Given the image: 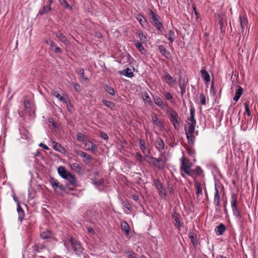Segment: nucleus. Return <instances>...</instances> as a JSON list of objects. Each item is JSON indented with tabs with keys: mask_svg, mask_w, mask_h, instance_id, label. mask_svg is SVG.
Wrapping results in <instances>:
<instances>
[{
	"mask_svg": "<svg viewBox=\"0 0 258 258\" xmlns=\"http://www.w3.org/2000/svg\"><path fill=\"white\" fill-rule=\"evenodd\" d=\"M58 173L63 178L67 180L70 184L75 186L77 183V180L75 177L67 171L63 166H59L58 168Z\"/></svg>",
	"mask_w": 258,
	"mask_h": 258,
	"instance_id": "obj_1",
	"label": "nucleus"
},
{
	"mask_svg": "<svg viewBox=\"0 0 258 258\" xmlns=\"http://www.w3.org/2000/svg\"><path fill=\"white\" fill-rule=\"evenodd\" d=\"M181 162L180 171L182 176L183 177L184 176L183 173L189 176H191L194 172V170L191 169L192 163H190L187 159L184 157L181 159Z\"/></svg>",
	"mask_w": 258,
	"mask_h": 258,
	"instance_id": "obj_2",
	"label": "nucleus"
},
{
	"mask_svg": "<svg viewBox=\"0 0 258 258\" xmlns=\"http://www.w3.org/2000/svg\"><path fill=\"white\" fill-rule=\"evenodd\" d=\"M188 126L187 127H185V130L187 139L189 140L190 136L194 133L195 131V127L196 125V121L193 122H188Z\"/></svg>",
	"mask_w": 258,
	"mask_h": 258,
	"instance_id": "obj_3",
	"label": "nucleus"
},
{
	"mask_svg": "<svg viewBox=\"0 0 258 258\" xmlns=\"http://www.w3.org/2000/svg\"><path fill=\"white\" fill-rule=\"evenodd\" d=\"M150 16L151 18L152 19V23L154 24L155 26L160 30V28L162 26V25L161 23L159 21L158 17L151 10L150 11Z\"/></svg>",
	"mask_w": 258,
	"mask_h": 258,
	"instance_id": "obj_4",
	"label": "nucleus"
},
{
	"mask_svg": "<svg viewBox=\"0 0 258 258\" xmlns=\"http://www.w3.org/2000/svg\"><path fill=\"white\" fill-rule=\"evenodd\" d=\"M70 242L71 243L72 246L73 247L74 249L76 252H81L82 250V247L81 245L73 237L70 239Z\"/></svg>",
	"mask_w": 258,
	"mask_h": 258,
	"instance_id": "obj_5",
	"label": "nucleus"
},
{
	"mask_svg": "<svg viewBox=\"0 0 258 258\" xmlns=\"http://www.w3.org/2000/svg\"><path fill=\"white\" fill-rule=\"evenodd\" d=\"M155 185H156L157 188L158 190L159 194L161 196L165 197V196L166 195V190L164 188V187L163 186L161 183L159 181L156 180L155 181Z\"/></svg>",
	"mask_w": 258,
	"mask_h": 258,
	"instance_id": "obj_6",
	"label": "nucleus"
},
{
	"mask_svg": "<svg viewBox=\"0 0 258 258\" xmlns=\"http://www.w3.org/2000/svg\"><path fill=\"white\" fill-rule=\"evenodd\" d=\"M157 162L158 164L157 168L159 169H163L166 165V161L167 160L165 157L161 156L158 158H156Z\"/></svg>",
	"mask_w": 258,
	"mask_h": 258,
	"instance_id": "obj_7",
	"label": "nucleus"
},
{
	"mask_svg": "<svg viewBox=\"0 0 258 258\" xmlns=\"http://www.w3.org/2000/svg\"><path fill=\"white\" fill-rule=\"evenodd\" d=\"M84 144L86 147V150L93 152L97 150V146L88 140H87V141H86Z\"/></svg>",
	"mask_w": 258,
	"mask_h": 258,
	"instance_id": "obj_8",
	"label": "nucleus"
},
{
	"mask_svg": "<svg viewBox=\"0 0 258 258\" xmlns=\"http://www.w3.org/2000/svg\"><path fill=\"white\" fill-rule=\"evenodd\" d=\"M231 207L232 208L234 214L237 216H239L240 215V213L238 210L236 206V200L234 196L232 197Z\"/></svg>",
	"mask_w": 258,
	"mask_h": 258,
	"instance_id": "obj_9",
	"label": "nucleus"
},
{
	"mask_svg": "<svg viewBox=\"0 0 258 258\" xmlns=\"http://www.w3.org/2000/svg\"><path fill=\"white\" fill-rule=\"evenodd\" d=\"M171 121L175 126V127H177L179 125V121L178 120V115L177 113L172 111L170 113Z\"/></svg>",
	"mask_w": 258,
	"mask_h": 258,
	"instance_id": "obj_10",
	"label": "nucleus"
},
{
	"mask_svg": "<svg viewBox=\"0 0 258 258\" xmlns=\"http://www.w3.org/2000/svg\"><path fill=\"white\" fill-rule=\"evenodd\" d=\"M52 147L54 150L60 153H63L65 151L63 147H62L60 144L55 142H53L52 143Z\"/></svg>",
	"mask_w": 258,
	"mask_h": 258,
	"instance_id": "obj_11",
	"label": "nucleus"
},
{
	"mask_svg": "<svg viewBox=\"0 0 258 258\" xmlns=\"http://www.w3.org/2000/svg\"><path fill=\"white\" fill-rule=\"evenodd\" d=\"M78 155L84 158V162H89L92 159L91 155L82 151H78Z\"/></svg>",
	"mask_w": 258,
	"mask_h": 258,
	"instance_id": "obj_12",
	"label": "nucleus"
},
{
	"mask_svg": "<svg viewBox=\"0 0 258 258\" xmlns=\"http://www.w3.org/2000/svg\"><path fill=\"white\" fill-rule=\"evenodd\" d=\"M120 75L125 76L127 77H132L133 76V73L132 72L131 69L128 68H126L125 69L120 71L119 72Z\"/></svg>",
	"mask_w": 258,
	"mask_h": 258,
	"instance_id": "obj_13",
	"label": "nucleus"
},
{
	"mask_svg": "<svg viewBox=\"0 0 258 258\" xmlns=\"http://www.w3.org/2000/svg\"><path fill=\"white\" fill-rule=\"evenodd\" d=\"M145 160L149 163L153 164L154 166L157 168L158 164L156 158H154L153 157L146 156L145 158Z\"/></svg>",
	"mask_w": 258,
	"mask_h": 258,
	"instance_id": "obj_14",
	"label": "nucleus"
},
{
	"mask_svg": "<svg viewBox=\"0 0 258 258\" xmlns=\"http://www.w3.org/2000/svg\"><path fill=\"white\" fill-rule=\"evenodd\" d=\"M164 77L167 81V82L169 85H172L175 82V80L168 73L166 72L164 73Z\"/></svg>",
	"mask_w": 258,
	"mask_h": 258,
	"instance_id": "obj_15",
	"label": "nucleus"
},
{
	"mask_svg": "<svg viewBox=\"0 0 258 258\" xmlns=\"http://www.w3.org/2000/svg\"><path fill=\"white\" fill-rule=\"evenodd\" d=\"M71 168L72 169L75 170V171H76L77 172H78L80 174H82L83 173V171L82 168L79 165V164L77 163H75L72 164L71 165Z\"/></svg>",
	"mask_w": 258,
	"mask_h": 258,
	"instance_id": "obj_16",
	"label": "nucleus"
},
{
	"mask_svg": "<svg viewBox=\"0 0 258 258\" xmlns=\"http://www.w3.org/2000/svg\"><path fill=\"white\" fill-rule=\"evenodd\" d=\"M159 50L160 52L162 53V54L168 58L169 56L170 52L168 51L163 46L159 45L158 47Z\"/></svg>",
	"mask_w": 258,
	"mask_h": 258,
	"instance_id": "obj_17",
	"label": "nucleus"
},
{
	"mask_svg": "<svg viewBox=\"0 0 258 258\" xmlns=\"http://www.w3.org/2000/svg\"><path fill=\"white\" fill-rule=\"evenodd\" d=\"M165 37L171 43H172L175 39V33L173 31L169 30L166 34Z\"/></svg>",
	"mask_w": 258,
	"mask_h": 258,
	"instance_id": "obj_18",
	"label": "nucleus"
},
{
	"mask_svg": "<svg viewBox=\"0 0 258 258\" xmlns=\"http://www.w3.org/2000/svg\"><path fill=\"white\" fill-rule=\"evenodd\" d=\"M52 236L51 232L49 230H46L40 234V237L43 239L50 238Z\"/></svg>",
	"mask_w": 258,
	"mask_h": 258,
	"instance_id": "obj_19",
	"label": "nucleus"
},
{
	"mask_svg": "<svg viewBox=\"0 0 258 258\" xmlns=\"http://www.w3.org/2000/svg\"><path fill=\"white\" fill-rule=\"evenodd\" d=\"M121 229L125 231V234L126 235H128L129 234L130 227L127 222L125 221L122 222L121 223Z\"/></svg>",
	"mask_w": 258,
	"mask_h": 258,
	"instance_id": "obj_20",
	"label": "nucleus"
},
{
	"mask_svg": "<svg viewBox=\"0 0 258 258\" xmlns=\"http://www.w3.org/2000/svg\"><path fill=\"white\" fill-rule=\"evenodd\" d=\"M152 120L153 123L158 127H160L162 126V123L155 114L152 115Z\"/></svg>",
	"mask_w": 258,
	"mask_h": 258,
	"instance_id": "obj_21",
	"label": "nucleus"
},
{
	"mask_svg": "<svg viewBox=\"0 0 258 258\" xmlns=\"http://www.w3.org/2000/svg\"><path fill=\"white\" fill-rule=\"evenodd\" d=\"M53 188L56 190L57 187H58L61 190H63L64 188L62 184H59V182L57 180H54L51 182Z\"/></svg>",
	"mask_w": 258,
	"mask_h": 258,
	"instance_id": "obj_22",
	"label": "nucleus"
},
{
	"mask_svg": "<svg viewBox=\"0 0 258 258\" xmlns=\"http://www.w3.org/2000/svg\"><path fill=\"white\" fill-rule=\"evenodd\" d=\"M50 6L51 5H49V4L48 3V4H47L46 6H44L43 7V9L41 11H39V14L40 15H42L50 11L51 10Z\"/></svg>",
	"mask_w": 258,
	"mask_h": 258,
	"instance_id": "obj_23",
	"label": "nucleus"
},
{
	"mask_svg": "<svg viewBox=\"0 0 258 258\" xmlns=\"http://www.w3.org/2000/svg\"><path fill=\"white\" fill-rule=\"evenodd\" d=\"M242 95V88L240 86H238V89L235 93V95L233 98L234 101H237Z\"/></svg>",
	"mask_w": 258,
	"mask_h": 258,
	"instance_id": "obj_24",
	"label": "nucleus"
},
{
	"mask_svg": "<svg viewBox=\"0 0 258 258\" xmlns=\"http://www.w3.org/2000/svg\"><path fill=\"white\" fill-rule=\"evenodd\" d=\"M202 77L204 79L206 82H209L210 80V75L205 70L201 71Z\"/></svg>",
	"mask_w": 258,
	"mask_h": 258,
	"instance_id": "obj_25",
	"label": "nucleus"
},
{
	"mask_svg": "<svg viewBox=\"0 0 258 258\" xmlns=\"http://www.w3.org/2000/svg\"><path fill=\"white\" fill-rule=\"evenodd\" d=\"M195 186L197 189V195L199 196L202 195V189L201 188V184L198 181L195 180Z\"/></svg>",
	"mask_w": 258,
	"mask_h": 258,
	"instance_id": "obj_26",
	"label": "nucleus"
},
{
	"mask_svg": "<svg viewBox=\"0 0 258 258\" xmlns=\"http://www.w3.org/2000/svg\"><path fill=\"white\" fill-rule=\"evenodd\" d=\"M77 139L78 141H82L84 143L86 141H87L88 138L85 135L81 133H78L77 134Z\"/></svg>",
	"mask_w": 258,
	"mask_h": 258,
	"instance_id": "obj_27",
	"label": "nucleus"
},
{
	"mask_svg": "<svg viewBox=\"0 0 258 258\" xmlns=\"http://www.w3.org/2000/svg\"><path fill=\"white\" fill-rule=\"evenodd\" d=\"M142 98L146 103L151 105L152 102L147 92H144L142 94Z\"/></svg>",
	"mask_w": 258,
	"mask_h": 258,
	"instance_id": "obj_28",
	"label": "nucleus"
},
{
	"mask_svg": "<svg viewBox=\"0 0 258 258\" xmlns=\"http://www.w3.org/2000/svg\"><path fill=\"white\" fill-rule=\"evenodd\" d=\"M17 212L19 214V219L22 221L24 217V212L19 205H18Z\"/></svg>",
	"mask_w": 258,
	"mask_h": 258,
	"instance_id": "obj_29",
	"label": "nucleus"
},
{
	"mask_svg": "<svg viewBox=\"0 0 258 258\" xmlns=\"http://www.w3.org/2000/svg\"><path fill=\"white\" fill-rule=\"evenodd\" d=\"M249 103H250V102L248 101H246L244 103V108L245 109V112L244 113V114L247 115L248 116H250V115H251V113H250V111L249 110Z\"/></svg>",
	"mask_w": 258,
	"mask_h": 258,
	"instance_id": "obj_30",
	"label": "nucleus"
},
{
	"mask_svg": "<svg viewBox=\"0 0 258 258\" xmlns=\"http://www.w3.org/2000/svg\"><path fill=\"white\" fill-rule=\"evenodd\" d=\"M135 45L136 48H138L142 54L145 53V48L141 43H140L139 42H136Z\"/></svg>",
	"mask_w": 258,
	"mask_h": 258,
	"instance_id": "obj_31",
	"label": "nucleus"
},
{
	"mask_svg": "<svg viewBox=\"0 0 258 258\" xmlns=\"http://www.w3.org/2000/svg\"><path fill=\"white\" fill-rule=\"evenodd\" d=\"M103 103L105 106H106L107 107H108V108H109L111 109H114V108L115 107V104L112 102L104 100L103 101Z\"/></svg>",
	"mask_w": 258,
	"mask_h": 258,
	"instance_id": "obj_32",
	"label": "nucleus"
},
{
	"mask_svg": "<svg viewBox=\"0 0 258 258\" xmlns=\"http://www.w3.org/2000/svg\"><path fill=\"white\" fill-rule=\"evenodd\" d=\"M51 93L54 96L56 97L59 101L64 102L66 103H67V101L64 100L63 97L61 96V95L58 93V92L56 91H52Z\"/></svg>",
	"mask_w": 258,
	"mask_h": 258,
	"instance_id": "obj_33",
	"label": "nucleus"
},
{
	"mask_svg": "<svg viewBox=\"0 0 258 258\" xmlns=\"http://www.w3.org/2000/svg\"><path fill=\"white\" fill-rule=\"evenodd\" d=\"M217 232L219 233V235L223 234V232L226 229L225 226L223 224H220L217 227Z\"/></svg>",
	"mask_w": 258,
	"mask_h": 258,
	"instance_id": "obj_34",
	"label": "nucleus"
},
{
	"mask_svg": "<svg viewBox=\"0 0 258 258\" xmlns=\"http://www.w3.org/2000/svg\"><path fill=\"white\" fill-rule=\"evenodd\" d=\"M189 237L193 245L196 246L197 245V241L196 239V235L193 233L190 232L189 234Z\"/></svg>",
	"mask_w": 258,
	"mask_h": 258,
	"instance_id": "obj_35",
	"label": "nucleus"
},
{
	"mask_svg": "<svg viewBox=\"0 0 258 258\" xmlns=\"http://www.w3.org/2000/svg\"><path fill=\"white\" fill-rule=\"evenodd\" d=\"M157 148L158 149V150H160L164 149V144L163 143V141L161 139H158L157 140Z\"/></svg>",
	"mask_w": 258,
	"mask_h": 258,
	"instance_id": "obj_36",
	"label": "nucleus"
},
{
	"mask_svg": "<svg viewBox=\"0 0 258 258\" xmlns=\"http://www.w3.org/2000/svg\"><path fill=\"white\" fill-rule=\"evenodd\" d=\"M60 40L64 43L67 46L70 45V43L68 40L67 37L63 35L61 37L59 38Z\"/></svg>",
	"mask_w": 258,
	"mask_h": 258,
	"instance_id": "obj_37",
	"label": "nucleus"
},
{
	"mask_svg": "<svg viewBox=\"0 0 258 258\" xmlns=\"http://www.w3.org/2000/svg\"><path fill=\"white\" fill-rule=\"evenodd\" d=\"M24 103L25 105V109L26 111L30 112V102L28 99H25L24 100Z\"/></svg>",
	"mask_w": 258,
	"mask_h": 258,
	"instance_id": "obj_38",
	"label": "nucleus"
},
{
	"mask_svg": "<svg viewBox=\"0 0 258 258\" xmlns=\"http://www.w3.org/2000/svg\"><path fill=\"white\" fill-rule=\"evenodd\" d=\"M155 103L160 107H163L164 106V104L162 100L159 97L156 98L155 99Z\"/></svg>",
	"mask_w": 258,
	"mask_h": 258,
	"instance_id": "obj_39",
	"label": "nucleus"
},
{
	"mask_svg": "<svg viewBox=\"0 0 258 258\" xmlns=\"http://www.w3.org/2000/svg\"><path fill=\"white\" fill-rule=\"evenodd\" d=\"M137 19L139 21L142 25H144V23L146 22V19L142 15H138Z\"/></svg>",
	"mask_w": 258,
	"mask_h": 258,
	"instance_id": "obj_40",
	"label": "nucleus"
},
{
	"mask_svg": "<svg viewBox=\"0 0 258 258\" xmlns=\"http://www.w3.org/2000/svg\"><path fill=\"white\" fill-rule=\"evenodd\" d=\"M139 37L140 40L143 42L145 43L146 41L147 38L145 35L143 34L142 32H140L139 33Z\"/></svg>",
	"mask_w": 258,
	"mask_h": 258,
	"instance_id": "obj_41",
	"label": "nucleus"
},
{
	"mask_svg": "<svg viewBox=\"0 0 258 258\" xmlns=\"http://www.w3.org/2000/svg\"><path fill=\"white\" fill-rule=\"evenodd\" d=\"M60 4L65 8H69L70 9H71V7H70L68 4V3L65 0H58Z\"/></svg>",
	"mask_w": 258,
	"mask_h": 258,
	"instance_id": "obj_42",
	"label": "nucleus"
},
{
	"mask_svg": "<svg viewBox=\"0 0 258 258\" xmlns=\"http://www.w3.org/2000/svg\"><path fill=\"white\" fill-rule=\"evenodd\" d=\"M106 91L111 95H114L115 94L114 89L110 86H106Z\"/></svg>",
	"mask_w": 258,
	"mask_h": 258,
	"instance_id": "obj_43",
	"label": "nucleus"
},
{
	"mask_svg": "<svg viewBox=\"0 0 258 258\" xmlns=\"http://www.w3.org/2000/svg\"><path fill=\"white\" fill-rule=\"evenodd\" d=\"M125 253L127 254L128 258H138L136 256V254L132 251H127Z\"/></svg>",
	"mask_w": 258,
	"mask_h": 258,
	"instance_id": "obj_44",
	"label": "nucleus"
},
{
	"mask_svg": "<svg viewBox=\"0 0 258 258\" xmlns=\"http://www.w3.org/2000/svg\"><path fill=\"white\" fill-rule=\"evenodd\" d=\"M179 85L180 89H183V88H186V85L185 84V81L184 79H180L179 81Z\"/></svg>",
	"mask_w": 258,
	"mask_h": 258,
	"instance_id": "obj_45",
	"label": "nucleus"
},
{
	"mask_svg": "<svg viewBox=\"0 0 258 258\" xmlns=\"http://www.w3.org/2000/svg\"><path fill=\"white\" fill-rule=\"evenodd\" d=\"M216 194H215V202L216 203L217 205H219L220 203V197H219V195L218 190H217V189H216Z\"/></svg>",
	"mask_w": 258,
	"mask_h": 258,
	"instance_id": "obj_46",
	"label": "nucleus"
},
{
	"mask_svg": "<svg viewBox=\"0 0 258 258\" xmlns=\"http://www.w3.org/2000/svg\"><path fill=\"white\" fill-rule=\"evenodd\" d=\"M78 73L81 76V78L83 80H84L85 81L88 80V78L84 76V73L83 69H80L79 71H78Z\"/></svg>",
	"mask_w": 258,
	"mask_h": 258,
	"instance_id": "obj_47",
	"label": "nucleus"
},
{
	"mask_svg": "<svg viewBox=\"0 0 258 258\" xmlns=\"http://www.w3.org/2000/svg\"><path fill=\"white\" fill-rule=\"evenodd\" d=\"M46 43L50 45L52 49L56 46L55 43L52 40H48L46 41Z\"/></svg>",
	"mask_w": 258,
	"mask_h": 258,
	"instance_id": "obj_48",
	"label": "nucleus"
},
{
	"mask_svg": "<svg viewBox=\"0 0 258 258\" xmlns=\"http://www.w3.org/2000/svg\"><path fill=\"white\" fill-rule=\"evenodd\" d=\"M164 96L167 100H171L172 99V95L169 92H165L164 94Z\"/></svg>",
	"mask_w": 258,
	"mask_h": 258,
	"instance_id": "obj_49",
	"label": "nucleus"
},
{
	"mask_svg": "<svg viewBox=\"0 0 258 258\" xmlns=\"http://www.w3.org/2000/svg\"><path fill=\"white\" fill-rule=\"evenodd\" d=\"M194 170V172H196L197 174L198 175H200V174L202 173V170L201 169V168L198 166Z\"/></svg>",
	"mask_w": 258,
	"mask_h": 258,
	"instance_id": "obj_50",
	"label": "nucleus"
},
{
	"mask_svg": "<svg viewBox=\"0 0 258 258\" xmlns=\"http://www.w3.org/2000/svg\"><path fill=\"white\" fill-rule=\"evenodd\" d=\"M87 231L88 234H89L90 235H93L95 233V231L92 227H87Z\"/></svg>",
	"mask_w": 258,
	"mask_h": 258,
	"instance_id": "obj_51",
	"label": "nucleus"
},
{
	"mask_svg": "<svg viewBox=\"0 0 258 258\" xmlns=\"http://www.w3.org/2000/svg\"><path fill=\"white\" fill-rule=\"evenodd\" d=\"M140 148H141V150L143 151V152H144L145 150L146 149L145 142L141 141L140 142Z\"/></svg>",
	"mask_w": 258,
	"mask_h": 258,
	"instance_id": "obj_52",
	"label": "nucleus"
},
{
	"mask_svg": "<svg viewBox=\"0 0 258 258\" xmlns=\"http://www.w3.org/2000/svg\"><path fill=\"white\" fill-rule=\"evenodd\" d=\"M201 102L203 105L206 104V97L203 94H201Z\"/></svg>",
	"mask_w": 258,
	"mask_h": 258,
	"instance_id": "obj_53",
	"label": "nucleus"
},
{
	"mask_svg": "<svg viewBox=\"0 0 258 258\" xmlns=\"http://www.w3.org/2000/svg\"><path fill=\"white\" fill-rule=\"evenodd\" d=\"M243 27H244V25H247L248 23V21L247 20L246 17H245V15L243 14Z\"/></svg>",
	"mask_w": 258,
	"mask_h": 258,
	"instance_id": "obj_54",
	"label": "nucleus"
},
{
	"mask_svg": "<svg viewBox=\"0 0 258 258\" xmlns=\"http://www.w3.org/2000/svg\"><path fill=\"white\" fill-rule=\"evenodd\" d=\"M54 48V51L55 53H61V50L60 48V47H57V46H56Z\"/></svg>",
	"mask_w": 258,
	"mask_h": 258,
	"instance_id": "obj_55",
	"label": "nucleus"
},
{
	"mask_svg": "<svg viewBox=\"0 0 258 258\" xmlns=\"http://www.w3.org/2000/svg\"><path fill=\"white\" fill-rule=\"evenodd\" d=\"M73 86L75 89V90L76 91H79V89H80V85L76 84V83H74L73 84Z\"/></svg>",
	"mask_w": 258,
	"mask_h": 258,
	"instance_id": "obj_56",
	"label": "nucleus"
},
{
	"mask_svg": "<svg viewBox=\"0 0 258 258\" xmlns=\"http://www.w3.org/2000/svg\"><path fill=\"white\" fill-rule=\"evenodd\" d=\"M100 137L105 140L108 139V136L104 133H101Z\"/></svg>",
	"mask_w": 258,
	"mask_h": 258,
	"instance_id": "obj_57",
	"label": "nucleus"
},
{
	"mask_svg": "<svg viewBox=\"0 0 258 258\" xmlns=\"http://www.w3.org/2000/svg\"><path fill=\"white\" fill-rule=\"evenodd\" d=\"M137 159L140 161H142L143 157L139 153L136 154Z\"/></svg>",
	"mask_w": 258,
	"mask_h": 258,
	"instance_id": "obj_58",
	"label": "nucleus"
},
{
	"mask_svg": "<svg viewBox=\"0 0 258 258\" xmlns=\"http://www.w3.org/2000/svg\"><path fill=\"white\" fill-rule=\"evenodd\" d=\"M56 35L57 37L59 38L61 37L63 34L59 31L58 30L57 32H56Z\"/></svg>",
	"mask_w": 258,
	"mask_h": 258,
	"instance_id": "obj_59",
	"label": "nucleus"
},
{
	"mask_svg": "<svg viewBox=\"0 0 258 258\" xmlns=\"http://www.w3.org/2000/svg\"><path fill=\"white\" fill-rule=\"evenodd\" d=\"M56 35L57 37L59 38L61 37L63 34L59 31L58 30L57 32H56Z\"/></svg>",
	"mask_w": 258,
	"mask_h": 258,
	"instance_id": "obj_60",
	"label": "nucleus"
},
{
	"mask_svg": "<svg viewBox=\"0 0 258 258\" xmlns=\"http://www.w3.org/2000/svg\"><path fill=\"white\" fill-rule=\"evenodd\" d=\"M39 146L40 147H42L43 149H45V150H48V149H49L48 147L46 145H45L43 144V143H40V144L39 145Z\"/></svg>",
	"mask_w": 258,
	"mask_h": 258,
	"instance_id": "obj_61",
	"label": "nucleus"
},
{
	"mask_svg": "<svg viewBox=\"0 0 258 258\" xmlns=\"http://www.w3.org/2000/svg\"><path fill=\"white\" fill-rule=\"evenodd\" d=\"M132 198L135 201H138L139 200V197L137 195H133Z\"/></svg>",
	"mask_w": 258,
	"mask_h": 258,
	"instance_id": "obj_62",
	"label": "nucleus"
},
{
	"mask_svg": "<svg viewBox=\"0 0 258 258\" xmlns=\"http://www.w3.org/2000/svg\"><path fill=\"white\" fill-rule=\"evenodd\" d=\"M189 120L190 121V122H193L194 121H196L194 116H190V118H189Z\"/></svg>",
	"mask_w": 258,
	"mask_h": 258,
	"instance_id": "obj_63",
	"label": "nucleus"
},
{
	"mask_svg": "<svg viewBox=\"0 0 258 258\" xmlns=\"http://www.w3.org/2000/svg\"><path fill=\"white\" fill-rule=\"evenodd\" d=\"M181 89V94L182 95H183L185 92V88H183V89Z\"/></svg>",
	"mask_w": 258,
	"mask_h": 258,
	"instance_id": "obj_64",
	"label": "nucleus"
}]
</instances>
